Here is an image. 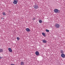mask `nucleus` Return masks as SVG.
Listing matches in <instances>:
<instances>
[{
	"label": "nucleus",
	"mask_w": 65,
	"mask_h": 65,
	"mask_svg": "<svg viewBox=\"0 0 65 65\" xmlns=\"http://www.w3.org/2000/svg\"><path fill=\"white\" fill-rule=\"evenodd\" d=\"M11 65H15V64H11Z\"/></svg>",
	"instance_id": "6ab92c4d"
},
{
	"label": "nucleus",
	"mask_w": 65,
	"mask_h": 65,
	"mask_svg": "<svg viewBox=\"0 0 65 65\" xmlns=\"http://www.w3.org/2000/svg\"><path fill=\"white\" fill-rule=\"evenodd\" d=\"M54 11L55 12V13H59V12H60V11H59H59V10L57 9H54Z\"/></svg>",
	"instance_id": "f03ea898"
},
{
	"label": "nucleus",
	"mask_w": 65,
	"mask_h": 65,
	"mask_svg": "<svg viewBox=\"0 0 65 65\" xmlns=\"http://www.w3.org/2000/svg\"><path fill=\"white\" fill-rule=\"evenodd\" d=\"M34 7L35 9H37L38 8V6L37 5V4L35 5V6H34Z\"/></svg>",
	"instance_id": "20e7f679"
},
{
	"label": "nucleus",
	"mask_w": 65,
	"mask_h": 65,
	"mask_svg": "<svg viewBox=\"0 0 65 65\" xmlns=\"http://www.w3.org/2000/svg\"><path fill=\"white\" fill-rule=\"evenodd\" d=\"M35 54L36 56H39V53L38 51H37L35 52Z\"/></svg>",
	"instance_id": "39448f33"
},
{
	"label": "nucleus",
	"mask_w": 65,
	"mask_h": 65,
	"mask_svg": "<svg viewBox=\"0 0 65 65\" xmlns=\"http://www.w3.org/2000/svg\"><path fill=\"white\" fill-rule=\"evenodd\" d=\"M2 57H0V59H2Z\"/></svg>",
	"instance_id": "aec40b11"
},
{
	"label": "nucleus",
	"mask_w": 65,
	"mask_h": 65,
	"mask_svg": "<svg viewBox=\"0 0 65 65\" xmlns=\"http://www.w3.org/2000/svg\"><path fill=\"white\" fill-rule=\"evenodd\" d=\"M42 35H43V36H45V33H43H43H42Z\"/></svg>",
	"instance_id": "4468645a"
},
{
	"label": "nucleus",
	"mask_w": 65,
	"mask_h": 65,
	"mask_svg": "<svg viewBox=\"0 0 65 65\" xmlns=\"http://www.w3.org/2000/svg\"><path fill=\"white\" fill-rule=\"evenodd\" d=\"M21 65H24V63L23 61H21Z\"/></svg>",
	"instance_id": "9d476101"
},
{
	"label": "nucleus",
	"mask_w": 65,
	"mask_h": 65,
	"mask_svg": "<svg viewBox=\"0 0 65 65\" xmlns=\"http://www.w3.org/2000/svg\"><path fill=\"white\" fill-rule=\"evenodd\" d=\"M46 32H49V31H50V30H49L47 29H46Z\"/></svg>",
	"instance_id": "dca6fc26"
},
{
	"label": "nucleus",
	"mask_w": 65,
	"mask_h": 65,
	"mask_svg": "<svg viewBox=\"0 0 65 65\" xmlns=\"http://www.w3.org/2000/svg\"><path fill=\"white\" fill-rule=\"evenodd\" d=\"M17 39L18 40H20V38L17 37Z\"/></svg>",
	"instance_id": "2eb2a0df"
},
{
	"label": "nucleus",
	"mask_w": 65,
	"mask_h": 65,
	"mask_svg": "<svg viewBox=\"0 0 65 65\" xmlns=\"http://www.w3.org/2000/svg\"><path fill=\"white\" fill-rule=\"evenodd\" d=\"M61 56L62 58H64L65 57V54H62L61 55Z\"/></svg>",
	"instance_id": "0eeeda50"
},
{
	"label": "nucleus",
	"mask_w": 65,
	"mask_h": 65,
	"mask_svg": "<svg viewBox=\"0 0 65 65\" xmlns=\"http://www.w3.org/2000/svg\"><path fill=\"white\" fill-rule=\"evenodd\" d=\"M39 22H40V23H42V20H39Z\"/></svg>",
	"instance_id": "ddd939ff"
},
{
	"label": "nucleus",
	"mask_w": 65,
	"mask_h": 65,
	"mask_svg": "<svg viewBox=\"0 0 65 65\" xmlns=\"http://www.w3.org/2000/svg\"><path fill=\"white\" fill-rule=\"evenodd\" d=\"M61 53H64V52H63V51L62 50L61 51Z\"/></svg>",
	"instance_id": "f3484780"
},
{
	"label": "nucleus",
	"mask_w": 65,
	"mask_h": 65,
	"mask_svg": "<svg viewBox=\"0 0 65 65\" xmlns=\"http://www.w3.org/2000/svg\"><path fill=\"white\" fill-rule=\"evenodd\" d=\"M8 50L9 51V52H10V53H11V52H12V50H11V48H8Z\"/></svg>",
	"instance_id": "423d86ee"
},
{
	"label": "nucleus",
	"mask_w": 65,
	"mask_h": 65,
	"mask_svg": "<svg viewBox=\"0 0 65 65\" xmlns=\"http://www.w3.org/2000/svg\"><path fill=\"white\" fill-rule=\"evenodd\" d=\"M1 19H2V20L3 19H4V18H3V17L1 18Z\"/></svg>",
	"instance_id": "a211bd4d"
},
{
	"label": "nucleus",
	"mask_w": 65,
	"mask_h": 65,
	"mask_svg": "<svg viewBox=\"0 0 65 65\" xmlns=\"http://www.w3.org/2000/svg\"><path fill=\"white\" fill-rule=\"evenodd\" d=\"M3 50L2 49H0V53H1V52H3Z\"/></svg>",
	"instance_id": "9b49d317"
},
{
	"label": "nucleus",
	"mask_w": 65,
	"mask_h": 65,
	"mask_svg": "<svg viewBox=\"0 0 65 65\" xmlns=\"http://www.w3.org/2000/svg\"><path fill=\"white\" fill-rule=\"evenodd\" d=\"M18 0H14L13 3L14 4H17L18 3Z\"/></svg>",
	"instance_id": "7ed1b4c3"
},
{
	"label": "nucleus",
	"mask_w": 65,
	"mask_h": 65,
	"mask_svg": "<svg viewBox=\"0 0 65 65\" xmlns=\"http://www.w3.org/2000/svg\"><path fill=\"white\" fill-rule=\"evenodd\" d=\"M42 41L43 43H46V42H47L45 40H43Z\"/></svg>",
	"instance_id": "1a4fd4ad"
},
{
	"label": "nucleus",
	"mask_w": 65,
	"mask_h": 65,
	"mask_svg": "<svg viewBox=\"0 0 65 65\" xmlns=\"http://www.w3.org/2000/svg\"><path fill=\"white\" fill-rule=\"evenodd\" d=\"M55 27L56 28H59L60 27V25L57 23L55 25Z\"/></svg>",
	"instance_id": "f257e3e1"
},
{
	"label": "nucleus",
	"mask_w": 65,
	"mask_h": 65,
	"mask_svg": "<svg viewBox=\"0 0 65 65\" xmlns=\"http://www.w3.org/2000/svg\"><path fill=\"white\" fill-rule=\"evenodd\" d=\"M26 30L27 31V32H29V31H30V29L28 28H27L26 29Z\"/></svg>",
	"instance_id": "6e6552de"
},
{
	"label": "nucleus",
	"mask_w": 65,
	"mask_h": 65,
	"mask_svg": "<svg viewBox=\"0 0 65 65\" xmlns=\"http://www.w3.org/2000/svg\"><path fill=\"white\" fill-rule=\"evenodd\" d=\"M3 15H6V14L5 13V12H3Z\"/></svg>",
	"instance_id": "f8f14e48"
},
{
	"label": "nucleus",
	"mask_w": 65,
	"mask_h": 65,
	"mask_svg": "<svg viewBox=\"0 0 65 65\" xmlns=\"http://www.w3.org/2000/svg\"><path fill=\"white\" fill-rule=\"evenodd\" d=\"M34 20H35V19L34 18Z\"/></svg>",
	"instance_id": "412c9836"
}]
</instances>
